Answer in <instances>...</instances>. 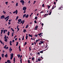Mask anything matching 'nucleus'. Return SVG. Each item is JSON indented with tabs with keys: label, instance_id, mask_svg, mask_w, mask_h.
Segmentation results:
<instances>
[{
	"label": "nucleus",
	"instance_id": "1",
	"mask_svg": "<svg viewBox=\"0 0 63 63\" xmlns=\"http://www.w3.org/2000/svg\"><path fill=\"white\" fill-rule=\"evenodd\" d=\"M20 2V3H22V5H24V2H25V1L23 0H21Z\"/></svg>",
	"mask_w": 63,
	"mask_h": 63
},
{
	"label": "nucleus",
	"instance_id": "2",
	"mask_svg": "<svg viewBox=\"0 0 63 63\" xmlns=\"http://www.w3.org/2000/svg\"><path fill=\"white\" fill-rule=\"evenodd\" d=\"M18 12V11L17 10H16L15 11H14L13 12V14H15L16 13V14H17Z\"/></svg>",
	"mask_w": 63,
	"mask_h": 63
},
{
	"label": "nucleus",
	"instance_id": "3",
	"mask_svg": "<svg viewBox=\"0 0 63 63\" xmlns=\"http://www.w3.org/2000/svg\"><path fill=\"white\" fill-rule=\"evenodd\" d=\"M0 19H4V18H5V16L4 15L2 16H0Z\"/></svg>",
	"mask_w": 63,
	"mask_h": 63
},
{
	"label": "nucleus",
	"instance_id": "4",
	"mask_svg": "<svg viewBox=\"0 0 63 63\" xmlns=\"http://www.w3.org/2000/svg\"><path fill=\"white\" fill-rule=\"evenodd\" d=\"M26 9H27V8H26V7L24 6L23 7V8L22 9L23 10H26Z\"/></svg>",
	"mask_w": 63,
	"mask_h": 63
},
{
	"label": "nucleus",
	"instance_id": "5",
	"mask_svg": "<svg viewBox=\"0 0 63 63\" xmlns=\"http://www.w3.org/2000/svg\"><path fill=\"white\" fill-rule=\"evenodd\" d=\"M21 21V19H19L18 20V21L19 22H20Z\"/></svg>",
	"mask_w": 63,
	"mask_h": 63
},
{
	"label": "nucleus",
	"instance_id": "6",
	"mask_svg": "<svg viewBox=\"0 0 63 63\" xmlns=\"http://www.w3.org/2000/svg\"><path fill=\"white\" fill-rule=\"evenodd\" d=\"M38 35H39V36H40V37H41V36H43V35H42V34H41V33H40L39 34H38Z\"/></svg>",
	"mask_w": 63,
	"mask_h": 63
},
{
	"label": "nucleus",
	"instance_id": "7",
	"mask_svg": "<svg viewBox=\"0 0 63 63\" xmlns=\"http://www.w3.org/2000/svg\"><path fill=\"white\" fill-rule=\"evenodd\" d=\"M13 61L14 62L13 63H15V62H16V58L15 57L14 58Z\"/></svg>",
	"mask_w": 63,
	"mask_h": 63
},
{
	"label": "nucleus",
	"instance_id": "8",
	"mask_svg": "<svg viewBox=\"0 0 63 63\" xmlns=\"http://www.w3.org/2000/svg\"><path fill=\"white\" fill-rule=\"evenodd\" d=\"M11 62V61L9 60H8L7 61V62H8V63H11V62Z\"/></svg>",
	"mask_w": 63,
	"mask_h": 63
},
{
	"label": "nucleus",
	"instance_id": "9",
	"mask_svg": "<svg viewBox=\"0 0 63 63\" xmlns=\"http://www.w3.org/2000/svg\"><path fill=\"white\" fill-rule=\"evenodd\" d=\"M10 55H11V57H13V56H14V54H13V53H11L10 54Z\"/></svg>",
	"mask_w": 63,
	"mask_h": 63
},
{
	"label": "nucleus",
	"instance_id": "10",
	"mask_svg": "<svg viewBox=\"0 0 63 63\" xmlns=\"http://www.w3.org/2000/svg\"><path fill=\"white\" fill-rule=\"evenodd\" d=\"M29 16V15H27L26 16H25V17L26 18H28Z\"/></svg>",
	"mask_w": 63,
	"mask_h": 63
},
{
	"label": "nucleus",
	"instance_id": "11",
	"mask_svg": "<svg viewBox=\"0 0 63 63\" xmlns=\"http://www.w3.org/2000/svg\"><path fill=\"white\" fill-rule=\"evenodd\" d=\"M26 40H27V38H28V34H26Z\"/></svg>",
	"mask_w": 63,
	"mask_h": 63
},
{
	"label": "nucleus",
	"instance_id": "12",
	"mask_svg": "<svg viewBox=\"0 0 63 63\" xmlns=\"http://www.w3.org/2000/svg\"><path fill=\"white\" fill-rule=\"evenodd\" d=\"M12 42L11 41H10V46H12Z\"/></svg>",
	"mask_w": 63,
	"mask_h": 63
},
{
	"label": "nucleus",
	"instance_id": "13",
	"mask_svg": "<svg viewBox=\"0 0 63 63\" xmlns=\"http://www.w3.org/2000/svg\"><path fill=\"white\" fill-rule=\"evenodd\" d=\"M4 56L5 57H6V58H7V57H8V54H6V55H5Z\"/></svg>",
	"mask_w": 63,
	"mask_h": 63
},
{
	"label": "nucleus",
	"instance_id": "14",
	"mask_svg": "<svg viewBox=\"0 0 63 63\" xmlns=\"http://www.w3.org/2000/svg\"><path fill=\"white\" fill-rule=\"evenodd\" d=\"M26 16V14H24L23 15V18H24V17H25H25Z\"/></svg>",
	"mask_w": 63,
	"mask_h": 63
},
{
	"label": "nucleus",
	"instance_id": "15",
	"mask_svg": "<svg viewBox=\"0 0 63 63\" xmlns=\"http://www.w3.org/2000/svg\"><path fill=\"white\" fill-rule=\"evenodd\" d=\"M29 37H33V36L32 35H31L29 34Z\"/></svg>",
	"mask_w": 63,
	"mask_h": 63
},
{
	"label": "nucleus",
	"instance_id": "16",
	"mask_svg": "<svg viewBox=\"0 0 63 63\" xmlns=\"http://www.w3.org/2000/svg\"><path fill=\"white\" fill-rule=\"evenodd\" d=\"M32 61H33V62H34V60H35V58H34V57H33L32 58Z\"/></svg>",
	"mask_w": 63,
	"mask_h": 63
},
{
	"label": "nucleus",
	"instance_id": "17",
	"mask_svg": "<svg viewBox=\"0 0 63 63\" xmlns=\"http://www.w3.org/2000/svg\"><path fill=\"white\" fill-rule=\"evenodd\" d=\"M34 19L36 20H37V19H38V17H37V16H36L34 18Z\"/></svg>",
	"mask_w": 63,
	"mask_h": 63
},
{
	"label": "nucleus",
	"instance_id": "18",
	"mask_svg": "<svg viewBox=\"0 0 63 63\" xmlns=\"http://www.w3.org/2000/svg\"><path fill=\"white\" fill-rule=\"evenodd\" d=\"M4 54H2L1 55L2 57L3 58H4Z\"/></svg>",
	"mask_w": 63,
	"mask_h": 63
},
{
	"label": "nucleus",
	"instance_id": "19",
	"mask_svg": "<svg viewBox=\"0 0 63 63\" xmlns=\"http://www.w3.org/2000/svg\"><path fill=\"white\" fill-rule=\"evenodd\" d=\"M24 31H23V32H24V33H25L26 32V30L25 29L24 30Z\"/></svg>",
	"mask_w": 63,
	"mask_h": 63
},
{
	"label": "nucleus",
	"instance_id": "20",
	"mask_svg": "<svg viewBox=\"0 0 63 63\" xmlns=\"http://www.w3.org/2000/svg\"><path fill=\"white\" fill-rule=\"evenodd\" d=\"M12 50H13V49H12L11 48H10L9 49V50L10 51H12Z\"/></svg>",
	"mask_w": 63,
	"mask_h": 63
},
{
	"label": "nucleus",
	"instance_id": "21",
	"mask_svg": "<svg viewBox=\"0 0 63 63\" xmlns=\"http://www.w3.org/2000/svg\"><path fill=\"white\" fill-rule=\"evenodd\" d=\"M7 38V36L5 35V37H4V39H6Z\"/></svg>",
	"mask_w": 63,
	"mask_h": 63
},
{
	"label": "nucleus",
	"instance_id": "22",
	"mask_svg": "<svg viewBox=\"0 0 63 63\" xmlns=\"http://www.w3.org/2000/svg\"><path fill=\"white\" fill-rule=\"evenodd\" d=\"M38 28V26H36L35 27V29H37Z\"/></svg>",
	"mask_w": 63,
	"mask_h": 63
},
{
	"label": "nucleus",
	"instance_id": "23",
	"mask_svg": "<svg viewBox=\"0 0 63 63\" xmlns=\"http://www.w3.org/2000/svg\"><path fill=\"white\" fill-rule=\"evenodd\" d=\"M4 40L6 42H7V40H8V39L7 38H6Z\"/></svg>",
	"mask_w": 63,
	"mask_h": 63
},
{
	"label": "nucleus",
	"instance_id": "24",
	"mask_svg": "<svg viewBox=\"0 0 63 63\" xmlns=\"http://www.w3.org/2000/svg\"><path fill=\"white\" fill-rule=\"evenodd\" d=\"M3 32L4 34H5V33H6V31H5V30H4Z\"/></svg>",
	"mask_w": 63,
	"mask_h": 63
},
{
	"label": "nucleus",
	"instance_id": "25",
	"mask_svg": "<svg viewBox=\"0 0 63 63\" xmlns=\"http://www.w3.org/2000/svg\"><path fill=\"white\" fill-rule=\"evenodd\" d=\"M26 25L25 28H28V25Z\"/></svg>",
	"mask_w": 63,
	"mask_h": 63
},
{
	"label": "nucleus",
	"instance_id": "26",
	"mask_svg": "<svg viewBox=\"0 0 63 63\" xmlns=\"http://www.w3.org/2000/svg\"><path fill=\"white\" fill-rule=\"evenodd\" d=\"M40 42H41V43L42 44H43V43H44V41H40Z\"/></svg>",
	"mask_w": 63,
	"mask_h": 63
},
{
	"label": "nucleus",
	"instance_id": "27",
	"mask_svg": "<svg viewBox=\"0 0 63 63\" xmlns=\"http://www.w3.org/2000/svg\"><path fill=\"white\" fill-rule=\"evenodd\" d=\"M17 56L18 57V58H19V57H20V55L19 54L17 55Z\"/></svg>",
	"mask_w": 63,
	"mask_h": 63
},
{
	"label": "nucleus",
	"instance_id": "28",
	"mask_svg": "<svg viewBox=\"0 0 63 63\" xmlns=\"http://www.w3.org/2000/svg\"><path fill=\"white\" fill-rule=\"evenodd\" d=\"M38 61H41V59L38 58Z\"/></svg>",
	"mask_w": 63,
	"mask_h": 63
},
{
	"label": "nucleus",
	"instance_id": "29",
	"mask_svg": "<svg viewBox=\"0 0 63 63\" xmlns=\"http://www.w3.org/2000/svg\"><path fill=\"white\" fill-rule=\"evenodd\" d=\"M11 29L12 31H13V32H14V29H13V28H11Z\"/></svg>",
	"mask_w": 63,
	"mask_h": 63
},
{
	"label": "nucleus",
	"instance_id": "30",
	"mask_svg": "<svg viewBox=\"0 0 63 63\" xmlns=\"http://www.w3.org/2000/svg\"><path fill=\"white\" fill-rule=\"evenodd\" d=\"M3 30H1V34H2L3 33Z\"/></svg>",
	"mask_w": 63,
	"mask_h": 63
},
{
	"label": "nucleus",
	"instance_id": "31",
	"mask_svg": "<svg viewBox=\"0 0 63 63\" xmlns=\"http://www.w3.org/2000/svg\"><path fill=\"white\" fill-rule=\"evenodd\" d=\"M22 59L21 58L20 60V63H22Z\"/></svg>",
	"mask_w": 63,
	"mask_h": 63
},
{
	"label": "nucleus",
	"instance_id": "32",
	"mask_svg": "<svg viewBox=\"0 0 63 63\" xmlns=\"http://www.w3.org/2000/svg\"><path fill=\"white\" fill-rule=\"evenodd\" d=\"M36 2H37V1H34V3H33V4H35L36 3Z\"/></svg>",
	"mask_w": 63,
	"mask_h": 63
},
{
	"label": "nucleus",
	"instance_id": "33",
	"mask_svg": "<svg viewBox=\"0 0 63 63\" xmlns=\"http://www.w3.org/2000/svg\"><path fill=\"white\" fill-rule=\"evenodd\" d=\"M16 6H18V3L17 2L16 4Z\"/></svg>",
	"mask_w": 63,
	"mask_h": 63
},
{
	"label": "nucleus",
	"instance_id": "34",
	"mask_svg": "<svg viewBox=\"0 0 63 63\" xmlns=\"http://www.w3.org/2000/svg\"><path fill=\"white\" fill-rule=\"evenodd\" d=\"M18 17V16H17L16 17V19H18V17Z\"/></svg>",
	"mask_w": 63,
	"mask_h": 63
},
{
	"label": "nucleus",
	"instance_id": "35",
	"mask_svg": "<svg viewBox=\"0 0 63 63\" xmlns=\"http://www.w3.org/2000/svg\"><path fill=\"white\" fill-rule=\"evenodd\" d=\"M16 43V46H17V45H18V42H17Z\"/></svg>",
	"mask_w": 63,
	"mask_h": 63
},
{
	"label": "nucleus",
	"instance_id": "36",
	"mask_svg": "<svg viewBox=\"0 0 63 63\" xmlns=\"http://www.w3.org/2000/svg\"><path fill=\"white\" fill-rule=\"evenodd\" d=\"M40 53H43V51H40Z\"/></svg>",
	"mask_w": 63,
	"mask_h": 63
},
{
	"label": "nucleus",
	"instance_id": "37",
	"mask_svg": "<svg viewBox=\"0 0 63 63\" xmlns=\"http://www.w3.org/2000/svg\"><path fill=\"white\" fill-rule=\"evenodd\" d=\"M34 23H37V21H36V20H34Z\"/></svg>",
	"mask_w": 63,
	"mask_h": 63
},
{
	"label": "nucleus",
	"instance_id": "38",
	"mask_svg": "<svg viewBox=\"0 0 63 63\" xmlns=\"http://www.w3.org/2000/svg\"><path fill=\"white\" fill-rule=\"evenodd\" d=\"M42 6L43 7H45V4H43Z\"/></svg>",
	"mask_w": 63,
	"mask_h": 63
},
{
	"label": "nucleus",
	"instance_id": "39",
	"mask_svg": "<svg viewBox=\"0 0 63 63\" xmlns=\"http://www.w3.org/2000/svg\"><path fill=\"white\" fill-rule=\"evenodd\" d=\"M0 42L1 43V44H3V43H2V41H1L0 40Z\"/></svg>",
	"mask_w": 63,
	"mask_h": 63
},
{
	"label": "nucleus",
	"instance_id": "40",
	"mask_svg": "<svg viewBox=\"0 0 63 63\" xmlns=\"http://www.w3.org/2000/svg\"><path fill=\"white\" fill-rule=\"evenodd\" d=\"M9 17H10V16H8L6 17L7 18H8Z\"/></svg>",
	"mask_w": 63,
	"mask_h": 63
},
{
	"label": "nucleus",
	"instance_id": "41",
	"mask_svg": "<svg viewBox=\"0 0 63 63\" xmlns=\"http://www.w3.org/2000/svg\"><path fill=\"white\" fill-rule=\"evenodd\" d=\"M13 57H10V60H12L13 59Z\"/></svg>",
	"mask_w": 63,
	"mask_h": 63
},
{
	"label": "nucleus",
	"instance_id": "42",
	"mask_svg": "<svg viewBox=\"0 0 63 63\" xmlns=\"http://www.w3.org/2000/svg\"><path fill=\"white\" fill-rule=\"evenodd\" d=\"M3 13L4 14H5L6 13V12H5V11H3Z\"/></svg>",
	"mask_w": 63,
	"mask_h": 63
},
{
	"label": "nucleus",
	"instance_id": "43",
	"mask_svg": "<svg viewBox=\"0 0 63 63\" xmlns=\"http://www.w3.org/2000/svg\"><path fill=\"white\" fill-rule=\"evenodd\" d=\"M17 31H18L19 30V28H17Z\"/></svg>",
	"mask_w": 63,
	"mask_h": 63
},
{
	"label": "nucleus",
	"instance_id": "44",
	"mask_svg": "<svg viewBox=\"0 0 63 63\" xmlns=\"http://www.w3.org/2000/svg\"><path fill=\"white\" fill-rule=\"evenodd\" d=\"M62 8V6H61V7H60V8H59V9L60 10H61V8Z\"/></svg>",
	"mask_w": 63,
	"mask_h": 63
},
{
	"label": "nucleus",
	"instance_id": "45",
	"mask_svg": "<svg viewBox=\"0 0 63 63\" xmlns=\"http://www.w3.org/2000/svg\"><path fill=\"white\" fill-rule=\"evenodd\" d=\"M50 6H48V9H49V8H50Z\"/></svg>",
	"mask_w": 63,
	"mask_h": 63
},
{
	"label": "nucleus",
	"instance_id": "46",
	"mask_svg": "<svg viewBox=\"0 0 63 63\" xmlns=\"http://www.w3.org/2000/svg\"><path fill=\"white\" fill-rule=\"evenodd\" d=\"M6 47H7V45H5L4 47V48H6Z\"/></svg>",
	"mask_w": 63,
	"mask_h": 63
},
{
	"label": "nucleus",
	"instance_id": "47",
	"mask_svg": "<svg viewBox=\"0 0 63 63\" xmlns=\"http://www.w3.org/2000/svg\"><path fill=\"white\" fill-rule=\"evenodd\" d=\"M52 10H50V12H51H51H52Z\"/></svg>",
	"mask_w": 63,
	"mask_h": 63
},
{
	"label": "nucleus",
	"instance_id": "48",
	"mask_svg": "<svg viewBox=\"0 0 63 63\" xmlns=\"http://www.w3.org/2000/svg\"><path fill=\"white\" fill-rule=\"evenodd\" d=\"M38 36V34H36L35 35V37H37Z\"/></svg>",
	"mask_w": 63,
	"mask_h": 63
},
{
	"label": "nucleus",
	"instance_id": "49",
	"mask_svg": "<svg viewBox=\"0 0 63 63\" xmlns=\"http://www.w3.org/2000/svg\"><path fill=\"white\" fill-rule=\"evenodd\" d=\"M53 7H54V8H55L56 7V5H53Z\"/></svg>",
	"mask_w": 63,
	"mask_h": 63
},
{
	"label": "nucleus",
	"instance_id": "50",
	"mask_svg": "<svg viewBox=\"0 0 63 63\" xmlns=\"http://www.w3.org/2000/svg\"><path fill=\"white\" fill-rule=\"evenodd\" d=\"M8 24H11V22H8Z\"/></svg>",
	"mask_w": 63,
	"mask_h": 63
},
{
	"label": "nucleus",
	"instance_id": "51",
	"mask_svg": "<svg viewBox=\"0 0 63 63\" xmlns=\"http://www.w3.org/2000/svg\"><path fill=\"white\" fill-rule=\"evenodd\" d=\"M53 9H54V7L53 6V8H52V9H51V10H53Z\"/></svg>",
	"mask_w": 63,
	"mask_h": 63
},
{
	"label": "nucleus",
	"instance_id": "52",
	"mask_svg": "<svg viewBox=\"0 0 63 63\" xmlns=\"http://www.w3.org/2000/svg\"><path fill=\"white\" fill-rule=\"evenodd\" d=\"M9 18H7V19L6 20V21H8V20H9Z\"/></svg>",
	"mask_w": 63,
	"mask_h": 63
},
{
	"label": "nucleus",
	"instance_id": "53",
	"mask_svg": "<svg viewBox=\"0 0 63 63\" xmlns=\"http://www.w3.org/2000/svg\"><path fill=\"white\" fill-rule=\"evenodd\" d=\"M24 40V36H23V38H22V40Z\"/></svg>",
	"mask_w": 63,
	"mask_h": 63
},
{
	"label": "nucleus",
	"instance_id": "54",
	"mask_svg": "<svg viewBox=\"0 0 63 63\" xmlns=\"http://www.w3.org/2000/svg\"><path fill=\"white\" fill-rule=\"evenodd\" d=\"M50 13H49V15H51V12H50Z\"/></svg>",
	"mask_w": 63,
	"mask_h": 63
},
{
	"label": "nucleus",
	"instance_id": "55",
	"mask_svg": "<svg viewBox=\"0 0 63 63\" xmlns=\"http://www.w3.org/2000/svg\"><path fill=\"white\" fill-rule=\"evenodd\" d=\"M16 37H17V35H15V36L14 37V39H15V38H16Z\"/></svg>",
	"mask_w": 63,
	"mask_h": 63
},
{
	"label": "nucleus",
	"instance_id": "56",
	"mask_svg": "<svg viewBox=\"0 0 63 63\" xmlns=\"http://www.w3.org/2000/svg\"><path fill=\"white\" fill-rule=\"evenodd\" d=\"M8 2H5V4H6V5H7V4H8Z\"/></svg>",
	"mask_w": 63,
	"mask_h": 63
},
{
	"label": "nucleus",
	"instance_id": "57",
	"mask_svg": "<svg viewBox=\"0 0 63 63\" xmlns=\"http://www.w3.org/2000/svg\"><path fill=\"white\" fill-rule=\"evenodd\" d=\"M19 51H21V49L20 48H19Z\"/></svg>",
	"mask_w": 63,
	"mask_h": 63
},
{
	"label": "nucleus",
	"instance_id": "58",
	"mask_svg": "<svg viewBox=\"0 0 63 63\" xmlns=\"http://www.w3.org/2000/svg\"><path fill=\"white\" fill-rule=\"evenodd\" d=\"M24 11V12L23 13H26V10H25Z\"/></svg>",
	"mask_w": 63,
	"mask_h": 63
},
{
	"label": "nucleus",
	"instance_id": "59",
	"mask_svg": "<svg viewBox=\"0 0 63 63\" xmlns=\"http://www.w3.org/2000/svg\"><path fill=\"white\" fill-rule=\"evenodd\" d=\"M29 48V50H30H30H31V47H30Z\"/></svg>",
	"mask_w": 63,
	"mask_h": 63
},
{
	"label": "nucleus",
	"instance_id": "60",
	"mask_svg": "<svg viewBox=\"0 0 63 63\" xmlns=\"http://www.w3.org/2000/svg\"><path fill=\"white\" fill-rule=\"evenodd\" d=\"M34 43L35 45H36V44H37V42H34Z\"/></svg>",
	"mask_w": 63,
	"mask_h": 63
},
{
	"label": "nucleus",
	"instance_id": "61",
	"mask_svg": "<svg viewBox=\"0 0 63 63\" xmlns=\"http://www.w3.org/2000/svg\"><path fill=\"white\" fill-rule=\"evenodd\" d=\"M28 63H30V61H29V60H28Z\"/></svg>",
	"mask_w": 63,
	"mask_h": 63
},
{
	"label": "nucleus",
	"instance_id": "62",
	"mask_svg": "<svg viewBox=\"0 0 63 63\" xmlns=\"http://www.w3.org/2000/svg\"><path fill=\"white\" fill-rule=\"evenodd\" d=\"M39 45H41V44H42V43H39Z\"/></svg>",
	"mask_w": 63,
	"mask_h": 63
},
{
	"label": "nucleus",
	"instance_id": "63",
	"mask_svg": "<svg viewBox=\"0 0 63 63\" xmlns=\"http://www.w3.org/2000/svg\"><path fill=\"white\" fill-rule=\"evenodd\" d=\"M8 48L9 47H6V49H8Z\"/></svg>",
	"mask_w": 63,
	"mask_h": 63
},
{
	"label": "nucleus",
	"instance_id": "64",
	"mask_svg": "<svg viewBox=\"0 0 63 63\" xmlns=\"http://www.w3.org/2000/svg\"><path fill=\"white\" fill-rule=\"evenodd\" d=\"M22 55H21L20 57V58H21V57H22Z\"/></svg>",
	"mask_w": 63,
	"mask_h": 63
}]
</instances>
